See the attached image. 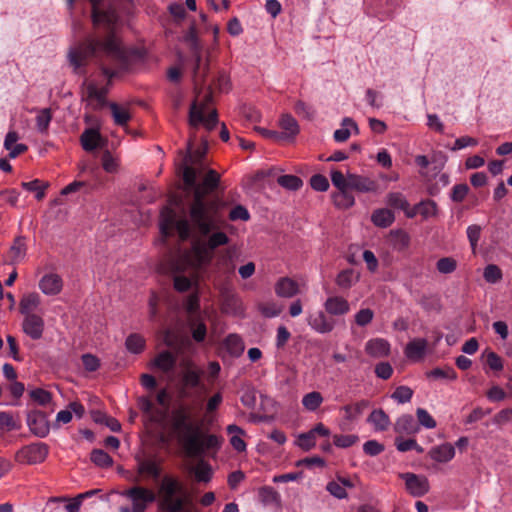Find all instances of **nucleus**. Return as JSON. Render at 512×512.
<instances>
[{
    "instance_id": "1",
    "label": "nucleus",
    "mask_w": 512,
    "mask_h": 512,
    "mask_svg": "<svg viewBox=\"0 0 512 512\" xmlns=\"http://www.w3.org/2000/svg\"><path fill=\"white\" fill-rule=\"evenodd\" d=\"M208 143L203 139V147L192 151L191 142L188 143L187 153L181 165L185 185L193 189V200L189 205V218L177 219L175 211L164 207L160 214V231L167 237L175 229L182 240L191 236V226L206 237L205 241H196L191 250L171 258V271L175 274L185 270L187 266L202 267L208 265L214 251L229 243L228 235L221 229L226 220L221 216L216 201L207 200L205 195L215 190L220 182V175L213 169H208L201 184L198 177L206 170L203 157L206 154Z\"/></svg>"
},
{
    "instance_id": "2",
    "label": "nucleus",
    "mask_w": 512,
    "mask_h": 512,
    "mask_svg": "<svg viewBox=\"0 0 512 512\" xmlns=\"http://www.w3.org/2000/svg\"><path fill=\"white\" fill-rule=\"evenodd\" d=\"M112 28L106 30L109 32L104 40L96 35H88L83 41L75 43L68 51V61L73 68L74 73L84 74L87 61L91 58H107L113 65V68L101 64V72L108 79L106 86L99 87L91 82L87 85V95L95 99L99 104L106 103V96L109 92V82L113 77L129 69L132 55L135 50H128L122 46L120 40L112 32Z\"/></svg>"
},
{
    "instance_id": "3",
    "label": "nucleus",
    "mask_w": 512,
    "mask_h": 512,
    "mask_svg": "<svg viewBox=\"0 0 512 512\" xmlns=\"http://www.w3.org/2000/svg\"><path fill=\"white\" fill-rule=\"evenodd\" d=\"M171 424L185 453L190 457H202L208 451H217L221 447V438L215 434L203 433L200 425L191 420L186 408L172 413Z\"/></svg>"
},
{
    "instance_id": "4",
    "label": "nucleus",
    "mask_w": 512,
    "mask_h": 512,
    "mask_svg": "<svg viewBox=\"0 0 512 512\" xmlns=\"http://www.w3.org/2000/svg\"><path fill=\"white\" fill-rule=\"evenodd\" d=\"M204 369L194 360L187 358L180 363L178 373L179 396L181 398H193L194 402L201 405L203 396L207 393V386L203 382Z\"/></svg>"
},
{
    "instance_id": "5",
    "label": "nucleus",
    "mask_w": 512,
    "mask_h": 512,
    "mask_svg": "<svg viewBox=\"0 0 512 512\" xmlns=\"http://www.w3.org/2000/svg\"><path fill=\"white\" fill-rule=\"evenodd\" d=\"M157 506L162 512H183L187 493L181 481L172 475H164L157 490Z\"/></svg>"
},
{
    "instance_id": "6",
    "label": "nucleus",
    "mask_w": 512,
    "mask_h": 512,
    "mask_svg": "<svg viewBox=\"0 0 512 512\" xmlns=\"http://www.w3.org/2000/svg\"><path fill=\"white\" fill-rule=\"evenodd\" d=\"M212 97L205 95L202 99H196L191 103L188 115L190 127L198 129L202 126L206 131H212L218 124L216 109L210 108Z\"/></svg>"
},
{
    "instance_id": "7",
    "label": "nucleus",
    "mask_w": 512,
    "mask_h": 512,
    "mask_svg": "<svg viewBox=\"0 0 512 512\" xmlns=\"http://www.w3.org/2000/svg\"><path fill=\"white\" fill-rule=\"evenodd\" d=\"M121 495L131 501V511L133 512H146L148 506L157 499L154 491L139 485L123 491Z\"/></svg>"
},
{
    "instance_id": "8",
    "label": "nucleus",
    "mask_w": 512,
    "mask_h": 512,
    "mask_svg": "<svg viewBox=\"0 0 512 512\" xmlns=\"http://www.w3.org/2000/svg\"><path fill=\"white\" fill-rule=\"evenodd\" d=\"M49 448L43 442L26 445L16 452L15 459L20 464L34 465L42 463L48 456Z\"/></svg>"
},
{
    "instance_id": "9",
    "label": "nucleus",
    "mask_w": 512,
    "mask_h": 512,
    "mask_svg": "<svg viewBox=\"0 0 512 512\" xmlns=\"http://www.w3.org/2000/svg\"><path fill=\"white\" fill-rule=\"evenodd\" d=\"M92 4V22L95 27L103 25L110 29L115 22V14L111 10H104V0H90Z\"/></svg>"
},
{
    "instance_id": "10",
    "label": "nucleus",
    "mask_w": 512,
    "mask_h": 512,
    "mask_svg": "<svg viewBox=\"0 0 512 512\" xmlns=\"http://www.w3.org/2000/svg\"><path fill=\"white\" fill-rule=\"evenodd\" d=\"M401 478L405 481L408 492L414 497H421L429 491V481L423 475L408 472L401 474Z\"/></svg>"
},
{
    "instance_id": "11",
    "label": "nucleus",
    "mask_w": 512,
    "mask_h": 512,
    "mask_svg": "<svg viewBox=\"0 0 512 512\" xmlns=\"http://www.w3.org/2000/svg\"><path fill=\"white\" fill-rule=\"evenodd\" d=\"M27 425L37 437L44 438L49 434L50 426L45 413L31 411L27 414Z\"/></svg>"
},
{
    "instance_id": "12",
    "label": "nucleus",
    "mask_w": 512,
    "mask_h": 512,
    "mask_svg": "<svg viewBox=\"0 0 512 512\" xmlns=\"http://www.w3.org/2000/svg\"><path fill=\"white\" fill-rule=\"evenodd\" d=\"M45 322L37 314L24 316L22 322L23 332L33 340H39L43 336Z\"/></svg>"
},
{
    "instance_id": "13",
    "label": "nucleus",
    "mask_w": 512,
    "mask_h": 512,
    "mask_svg": "<svg viewBox=\"0 0 512 512\" xmlns=\"http://www.w3.org/2000/svg\"><path fill=\"white\" fill-rule=\"evenodd\" d=\"M369 406V402L366 400H361L354 404H348L341 407V412H343V421L341 424L342 429H346V426L350 423L357 421L359 417L363 414L364 410Z\"/></svg>"
},
{
    "instance_id": "14",
    "label": "nucleus",
    "mask_w": 512,
    "mask_h": 512,
    "mask_svg": "<svg viewBox=\"0 0 512 512\" xmlns=\"http://www.w3.org/2000/svg\"><path fill=\"white\" fill-rule=\"evenodd\" d=\"M62 287V278L56 273L45 274L39 281V288L45 295H57L61 292Z\"/></svg>"
},
{
    "instance_id": "15",
    "label": "nucleus",
    "mask_w": 512,
    "mask_h": 512,
    "mask_svg": "<svg viewBox=\"0 0 512 512\" xmlns=\"http://www.w3.org/2000/svg\"><path fill=\"white\" fill-rule=\"evenodd\" d=\"M390 343L383 338L370 339L365 344V352L372 358H383L390 354Z\"/></svg>"
},
{
    "instance_id": "16",
    "label": "nucleus",
    "mask_w": 512,
    "mask_h": 512,
    "mask_svg": "<svg viewBox=\"0 0 512 512\" xmlns=\"http://www.w3.org/2000/svg\"><path fill=\"white\" fill-rule=\"evenodd\" d=\"M307 323L312 330L319 334H327L334 329V322L329 320L323 311L310 315L307 318Z\"/></svg>"
},
{
    "instance_id": "17",
    "label": "nucleus",
    "mask_w": 512,
    "mask_h": 512,
    "mask_svg": "<svg viewBox=\"0 0 512 512\" xmlns=\"http://www.w3.org/2000/svg\"><path fill=\"white\" fill-rule=\"evenodd\" d=\"M325 311L333 316H342L350 311L349 302L341 296H330L323 304Z\"/></svg>"
},
{
    "instance_id": "18",
    "label": "nucleus",
    "mask_w": 512,
    "mask_h": 512,
    "mask_svg": "<svg viewBox=\"0 0 512 512\" xmlns=\"http://www.w3.org/2000/svg\"><path fill=\"white\" fill-rule=\"evenodd\" d=\"M428 342L424 338H414L409 341L404 349L405 356L412 361L421 360L427 350Z\"/></svg>"
},
{
    "instance_id": "19",
    "label": "nucleus",
    "mask_w": 512,
    "mask_h": 512,
    "mask_svg": "<svg viewBox=\"0 0 512 512\" xmlns=\"http://www.w3.org/2000/svg\"><path fill=\"white\" fill-rule=\"evenodd\" d=\"M275 293L281 298H293L299 293L298 283L289 277H281L275 283Z\"/></svg>"
},
{
    "instance_id": "20",
    "label": "nucleus",
    "mask_w": 512,
    "mask_h": 512,
    "mask_svg": "<svg viewBox=\"0 0 512 512\" xmlns=\"http://www.w3.org/2000/svg\"><path fill=\"white\" fill-rule=\"evenodd\" d=\"M386 204L394 209L403 211L408 218L416 216V211L411 210L408 200L400 192L389 193L386 197Z\"/></svg>"
},
{
    "instance_id": "21",
    "label": "nucleus",
    "mask_w": 512,
    "mask_h": 512,
    "mask_svg": "<svg viewBox=\"0 0 512 512\" xmlns=\"http://www.w3.org/2000/svg\"><path fill=\"white\" fill-rule=\"evenodd\" d=\"M187 325L194 341L203 342L207 335V326L202 316H188Z\"/></svg>"
},
{
    "instance_id": "22",
    "label": "nucleus",
    "mask_w": 512,
    "mask_h": 512,
    "mask_svg": "<svg viewBox=\"0 0 512 512\" xmlns=\"http://www.w3.org/2000/svg\"><path fill=\"white\" fill-rule=\"evenodd\" d=\"M176 365V356L169 350L161 351L152 361V366L162 371L163 373H170L174 370Z\"/></svg>"
},
{
    "instance_id": "23",
    "label": "nucleus",
    "mask_w": 512,
    "mask_h": 512,
    "mask_svg": "<svg viewBox=\"0 0 512 512\" xmlns=\"http://www.w3.org/2000/svg\"><path fill=\"white\" fill-rule=\"evenodd\" d=\"M429 456L432 460L439 463L451 461L455 456V447L450 443H443L431 448Z\"/></svg>"
},
{
    "instance_id": "24",
    "label": "nucleus",
    "mask_w": 512,
    "mask_h": 512,
    "mask_svg": "<svg viewBox=\"0 0 512 512\" xmlns=\"http://www.w3.org/2000/svg\"><path fill=\"white\" fill-rule=\"evenodd\" d=\"M394 429L396 433L407 435H414L420 430L418 423L410 414L400 416L395 422Z\"/></svg>"
},
{
    "instance_id": "25",
    "label": "nucleus",
    "mask_w": 512,
    "mask_h": 512,
    "mask_svg": "<svg viewBox=\"0 0 512 512\" xmlns=\"http://www.w3.org/2000/svg\"><path fill=\"white\" fill-rule=\"evenodd\" d=\"M352 132L355 134L359 133L358 125L352 118L345 117L342 119L341 128L334 132V140L339 143L345 142L348 140Z\"/></svg>"
},
{
    "instance_id": "26",
    "label": "nucleus",
    "mask_w": 512,
    "mask_h": 512,
    "mask_svg": "<svg viewBox=\"0 0 512 512\" xmlns=\"http://www.w3.org/2000/svg\"><path fill=\"white\" fill-rule=\"evenodd\" d=\"M19 139L18 133L9 131L4 139V148L9 151V157L14 159L24 153L28 147L23 143H16Z\"/></svg>"
},
{
    "instance_id": "27",
    "label": "nucleus",
    "mask_w": 512,
    "mask_h": 512,
    "mask_svg": "<svg viewBox=\"0 0 512 512\" xmlns=\"http://www.w3.org/2000/svg\"><path fill=\"white\" fill-rule=\"evenodd\" d=\"M137 471L139 474L158 479L161 475V466L155 458L141 459L138 461Z\"/></svg>"
},
{
    "instance_id": "28",
    "label": "nucleus",
    "mask_w": 512,
    "mask_h": 512,
    "mask_svg": "<svg viewBox=\"0 0 512 512\" xmlns=\"http://www.w3.org/2000/svg\"><path fill=\"white\" fill-rule=\"evenodd\" d=\"M349 189H354L359 192H373L376 190V183L375 181L371 180L368 177L356 175V174H349Z\"/></svg>"
},
{
    "instance_id": "29",
    "label": "nucleus",
    "mask_w": 512,
    "mask_h": 512,
    "mask_svg": "<svg viewBox=\"0 0 512 512\" xmlns=\"http://www.w3.org/2000/svg\"><path fill=\"white\" fill-rule=\"evenodd\" d=\"M100 141L101 134L98 130L92 128L86 129L80 137L82 148L87 152L94 151L96 148H98Z\"/></svg>"
},
{
    "instance_id": "30",
    "label": "nucleus",
    "mask_w": 512,
    "mask_h": 512,
    "mask_svg": "<svg viewBox=\"0 0 512 512\" xmlns=\"http://www.w3.org/2000/svg\"><path fill=\"white\" fill-rule=\"evenodd\" d=\"M367 422L371 424L375 431H385L390 425L389 416L382 409H375L367 418Z\"/></svg>"
},
{
    "instance_id": "31",
    "label": "nucleus",
    "mask_w": 512,
    "mask_h": 512,
    "mask_svg": "<svg viewBox=\"0 0 512 512\" xmlns=\"http://www.w3.org/2000/svg\"><path fill=\"white\" fill-rule=\"evenodd\" d=\"M394 220V213L387 208L377 209L372 213L371 216V221L373 224L381 228L389 227L394 222Z\"/></svg>"
},
{
    "instance_id": "32",
    "label": "nucleus",
    "mask_w": 512,
    "mask_h": 512,
    "mask_svg": "<svg viewBox=\"0 0 512 512\" xmlns=\"http://www.w3.org/2000/svg\"><path fill=\"white\" fill-rule=\"evenodd\" d=\"M280 127L286 135V140L293 139L299 133V125L296 119L290 114H284L280 118Z\"/></svg>"
},
{
    "instance_id": "33",
    "label": "nucleus",
    "mask_w": 512,
    "mask_h": 512,
    "mask_svg": "<svg viewBox=\"0 0 512 512\" xmlns=\"http://www.w3.org/2000/svg\"><path fill=\"white\" fill-rule=\"evenodd\" d=\"M40 304V297L36 293H31L23 297L20 302V311L21 313L26 315H35L34 310L38 308Z\"/></svg>"
},
{
    "instance_id": "34",
    "label": "nucleus",
    "mask_w": 512,
    "mask_h": 512,
    "mask_svg": "<svg viewBox=\"0 0 512 512\" xmlns=\"http://www.w3.org/2000/svg\"><path fill=\"white\" fill-rule=\"evenodd\" d=\"M358 279V273L353 269H346L337 275L336 284L342 289H349L358 281Z\"/></svg>"
},
{
    "instance_id": "35",
    "label": "nucleus",
    "mask_w": 512,
    "mask_h": 512,
    "mask_svg": "<svg viewBox=\"0 0 512 512\" xmlns=\"http://www.w3.org/2000/svg\"><path fill=\"white\" fill-rule=\"evenodd\" d=\"M109 108L111 110V114H112L115 124H117L119 126H124L128 123V121L131 118L128 109H126L125 107H122L114 102H111L109 104Z\"/></svg>"
},
{
    "instance_id": "36",
    "label": "nucleus",
    "mask_w": 512,
    "mask_h": 512,
    "mask_svg": "<svg viewBox=\"0 0 512 512\" xmlns=\"http://www.w3.org/2000/svg\"><path fill=\"white\" fill-rule=\"evenodd\" d=\"M323 396L318 391H312L305 394L302 398L303 407L310 412L316 411L323 403Z\"/></svg>"
},
{
    "instance_id": "37",
    "label": "nucleus",
    "mask_w": 512,
    "mask_h": 512,
    "mask_svg": "<svg viewBox=\"0 0 512 512\" xmlns=\"http://www.w3.org/2000/svg\"><path fill=\"white\" fill-rule=\"evenodd\" d=\"M21 186L25 190L35 193V198L40 201L45 197V191L49 187V183L34 179L30 182H22Z\"/></svg>"
},
{
    "instance_id": "38",
    "label": "nucleus",
    "mask_w": 512,
    "mask_h": 512,
    "mask_svg": "<svg viewBox=\"0 0 512 512\" xmlns=\"http://www.w3.org/2000/svg\"><path fill=\"white\" fill-rule=\"evenodd\" d=\"M411 210L416 211V215L420 214L427 219L437 214V204L433 200H424L415 205Z\"/></svg>"
},
{
    "instance_id": "39",
    "label": "nucleus",
    "mask_w": 512,
    "mask_h": 512,
    "mask_svg": "<svg viewBox=\"0 0 512 512\" xmlns=\"http://www.w3.org/2000/svg\"><path fill=\"white\" fill-rule=\"evenodd\" d=\"M225 346L231 355L239 356L244 351V343L237 334H229L225 339Z\"/></svg>"
},
{
    "instance_id": "40",
    "label": "nucleus",
    "mask_w": 512,
    "mask_h": 512,
    "mask_svg": "<svg viewBox=\"0 0 512 512\" xmlns=\"http://www.w3.org/2000/svg\"><path fill=\"white\" fill-rule=\"evenodd\" d=\"M10 258L12 263H19L25 258L26 255V244L24 238L17 237L14 240L13 245L10 248Z\"/></svg>"
},
{
    "instance_id": "41",
    "label": "nucleus",
    "mask_w": 512,
    "mask_h": 512,
    "mask_svg": "<svg viewBox=\"0 0 512 512\" xmlns=\"http://www.w3.org/2000/svg\"><path fill=\"white\" fill-rule=\"evenodd\" d=\"M277 183L290 191H296L303 186V181L296 175H281L277 178Z\"/></svg>"
},
{
    "instance_id": "42",
    "label": "nucleus",
    "mask_w": 512,
    "mask_h": 512,
    "mask_svg": "<svg viewBox=\"0 0 512 512\" xmlns=\"http://www.w3.org/2000/svg\"><path fill=\"white\" fill-rule=\"evenodd\" d=\"M52 120V113L49 108H43L38 111L36 116V128L37 131L41 134H44L48 131L49 125Z\"/></svg>"
},
{
    "instance_id": "43",
    "label": "nucleus",
    "mask_w": 512,
    "mask_h": 512,
    "mask_svg": "<svg viewBox=\"0 0 512 512\" xmlns=\"http://www.w3.org/2000/svg\"><path fill=\"white\" fill-rule=\"evenodd\" d=\"M125 346L129 352L133 354H139L143 351L145 347V339L139 334H130L126 338Z\"/></svg>"
},
{
    "instance_id": "44",
    "label": "nucleus",
    "mask_w": 512,
    "mask_h": 512,
    "mask_svg": "<svg viewBox=\"0 0 512 512\" xmlns=\"http://www.w3.org/2000/svg\"><path fill=\"white\" fill-rule=\"evenodd\" d=\"M333 201L334 204L340 208H350L355 203L354 196L348 191V189L339 190L337 193H334Z\"/></svg>"
},
{
    "instance_id": "45",
    "label": "nucleus",
    "mask_w": 512,
    "mask_h": 512,
    "mask_svg": "<svg viewBox=\"0 0 512 512\" xmlns=\"http://www.w3.org/2000/svg\"><path fill=\"white\" fill-rule=\"evenodd\" d=\"M90 459L96 466L101 468H108L113 464L112 457L102 449H94L91 452Z\"/></svg>"
},
{
    "instance_id": "46",
    "label": "nucleus",
    "mask_w": 512,
    "mask_h": 512,
    "mask_svg": "<svg viewBox=\"0 0 512 512\" xmlns=\"http://www.w3.org/2000/svg\"><path fill=\"white\" fill-rule=\"evenodd\" d=\"M428 377L433 379H445V380H456L457 379V373L455 372L454 368L448 366L444 368H434L428 373Z\"/></svg>"
},
{
    "instance_id": "47",
    "label": "nucleus",
    "mask_w": 512,
    "mask_h": 512,
    "mask_svg": "<svg viewBox=\"0 0 512 512\" xmlns=\"http://www.w3.org/2000/svg\"><path fill=\"white\" fill-rule=\"evenodd\" d=\"M413 390L408 386H398L391 394V398L398 404H405L411 401L413 397Z\"/></svg>"
},
{
    "instance_id": "48",
    "label": "nucleus",
    "mask_w": 512,
    "mask_h": 512,
    "mask_svg": "<svg viewBox=\"0 0 512 512\" xmlns=\"http://www.w3.org/2000/svg\"><path fill=\"white\" fill-rule=\"evenodd\" d=\"M194 474L199 482H209L212 478V468L205 461H200L194 468Z\"/></svg>"
},
{
    "instance_id": "49",
    "label": "nucleus",
    "mask_w": 512,
    "mask_h": 512,
    "mask_svg": "<svg viewBox=\"0 0 512 512\" xmlns=\"http://www.w3.org/2000/svg\"><path fill=\"white\" fill-rule=\"evenodd\" d=\"M295 113L304 119L311 120L315 117L316 110L312 105L305 103L302 100H298L294 104Z\"/></svg>"
},
{
    "instance_id": "50",
    "label": "nucleus",
    "mask_w": 512,
    "mask_h": 512,
    "mask_svg": "<svg viewBox=\"0 0 512 512\" xmlns=\"http://www.w3.org/2000/svg\"><path fill=\"white\" fill-rule=\"evenodd\" d=\"M416 416L418 419V425H421L426 429H433L437 425L434 418L424 408H417Z\"/></svg>"
},
{
    "instance_id": "51",
    "label": "nucleus",
    "mask_w": 512,
    "mask_h": 512,
    "mask_svg": "<svg viewBox=\"0 0 512 512\" xmlns=\"http://www.w3.org/2000/svg\"><path fill=\"white\" fill-rule=\"evenodd\" d=\"M436 268L441 274H450L456 270L457 262L451 257H443L437 261Z\"/></svg>"
},
{
    "instance_id": "52",
    "label": "nucleus",
    "mask_w": 512,
    "mask_h": 512,
    "mask_svg": "<svg viewBox=\"0 0 512 512\" xmlns=\"http://www.w3.org/2000/svg\"><path fill=\"white\" fill-rule=\"evenodd\" d=\"M185 309L189 316H201L199 314V296L198 293H191L184 302Z\"/></svg>"
},
{
    "instance_id": "53",
    "label": "nucleus",
    "mask_w": 512,
    "mask_h": 512,
    "mask_svg": "<svg viewBox=\"0 0 512 512\" xmlns=\"http://www.w3.org/2000/svg\"><path fill=\"white\" fill-rule=\"evenodd\" d=\"M297 445L302 448L305 451L311 450L316 445V437L312 433L311 430H309L306 433H301L298 436V442Z\"/></svg>"
},
{
    "instance_id": "54",
    "label": "nucleus",
    "mask_w": 512,
    "mask_h": 512,
    "mask_svg": "<svg viewBox=\"0 0 512 512\" xmlns=\"http://www.w3.org/2000/svg\"><path fill=\"white\" fill-rule=\"evenodd\" d=\"M483 277L488 283L494 284L502 278V272L497 265L489 264L484 269Z\"/></svg>"
},
{
    "instance_id": "55",
    "label": "nucleus",
    "mask_w": 512,
    "mask_h": 512,
    "mask_svg": "<svg viewBox=\"0 0 512 512\" xmlns=\"http://www.w3.org/2000/svg\"><path fill=\"white\" fill-rule=\"evenodd\" d=\"M326 490L337 499H346L348 494L344 489L343 485L338 480H333L327 483Z\"/></svg>"
},
{
    "instance_id": "56",
    "label": "nucleus",
    "mask_w": 512,
    "mask_h": 512,
    "mask_svg": "<svg viewBox=\"0 0 512 512\" xmlns=\"http://www.w3.org/2000/svg\"><path fill=\"white\" fill-rule=\"evenodd\" d=\"M357 435H334L333 442L334 445L339 448H349L354 445L358 441Z\"/></svg>"
},
{
    "instance_id": "57",
    "label": "nucleus",
    "mask_w": 512,
    "mask_h": 512,
    "mask_svg": "<svg viewBox=\"0 0 512 512\" xmlns=\"http://www.w3.org/2000/svg\"><path fill=\"white\" fill-rule=\"evenodd\" d=\"M354 317H355L356 324L360 327H364V326L368 325L369 323H371V321L374 318V312L370 308H363V309H360L355 314Z\"/></svg>"
},
{
    "instance_id": "58",
    "label": "nucleus",
    "mask_w": 512,
    "mask_h": 512,
    "mask_svg": "<svg viewBox=\"0 0 512 512\" xmlns=\"http://www.w3.org/2000/svg\"><path fill=\"white\" fill-rule=\"evenodd\" d=\"M30 397L39 405L43 406L50 403L52 399L51 393L41 388L31 390Z\"/></svg>"
},
{
    "instance_id": "59",
    "label": "nucleus",
    "mask_w": 512,
    "mask_h": 512,
    "mask_svg": "<svg viewBox=\"0 0 512 512\" xmlns=\"http://www.w3.org/2000/svg\"><path fill=\"white\" fill-rule=\"evenodd\" d=\"M331 181L332 184L338 189V191L349 189V175L347 176V178H345L343 173L338 170H334L331 172Z\"/></svg>"
},
{
    "instance_id": "60",
    "label": "nucleus",
    "mask_w": 512,
    "mask_h": 512,
    "mask_svg": "<svg viewBox=\"0 0 512 512\" xmlns=\"http://www.w3.org/2000/svg\"><path fill=\"white\" fill-rule=\"evenodd\" d=\"M310 185L315 191L324 192L329 188L328 179L321 174H315L310 179Z\"/></svg>"
},
{
    "instance_id": "61",
    "label": "nucleus",
    "mask_w": 512,
    "mask_h": 512,
    "mask_svg": "<svg viewBox=\"0 0 512 512\" xmlns=\"http://www.w3.org/2000/svg\"><path fill=\"white\" fill-rule=\"evenodd\" d=\"M469 192V187L465 183L457 184L452 188L451 200L457 203L462 202Z\"/></svg>"
},
{
    "instance_id": "62",
    "label": "nucleus",
    "mask_w": 512,
    "mask_h": 512,
    "mask_svg": "<svg viewBox=\"0 0 512 512\" xmlns=\"http://www.w3.org/2000/svg\"><path fill=\"white\" fill-rule=\"evenodd\" d=\"M363 451L369 456H377L384 451V445L376 440H368L363 444Z\"/></svg>"
},
{
    "instance_id": "63",
    "label": "nucleus",
    "mask_w": 512,
    "mask_h": 512,
    "mask_svg": "<svg viewBox=\"0 0 512 512\" xmlns=\"http://www.w3.org/2000/svg\"><path fill=\"white\" fill-rule=\"evenodd\" d=\"M81 360L85 370L89 372H94L100 367V360L90 353L83 354Z\"/></svg>"
},
{
    "instance_id": "64",
    "label": "nucleus",
    "mask_w": 512,
    "mask_h": 512,
    "mask_svg": "<svg viewBox=\"0 0 512 512\" xmlns=\"http://www.w3.org/2000/svg\"><path fill=\"white\" fill-rule=\"evenodd\" d=\"M375 374L378 378L387 380L393 374V367L389 362H380L375 366Z\"/></svg>"
}]
</instances>
